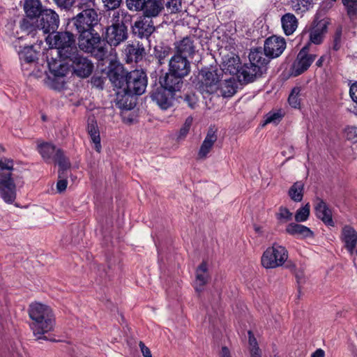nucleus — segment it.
<instances>
[{
  "label": "nucleus",
  "instance_id": "obj_1",
  "mask_svg": "<svg viewBox=\"0 0 357 357\" xmlns=\"http://www.w3.org/2000/svg\"><path fill=\"white\" fill-rule=\"evenodd\" d=\"M85 52L90 53L104 65L108 62L107 76L114 87H123L137 96L143 94L147 86V76L143 70L135 69L128 71L124 66L112 58L106 46H78Z\"/></svg>",
  "mask_w": 357,
  "mask_h": 357
},
{
  "label": "nucleus",
  "instance_id": "obj_2",
  "mask_svg": "<svg viewBox=\"0 0 357 357\" xmlns=\"http://www.w3.org/2000/svg\"><path fill=\"white\" fill-rule=\"evenodd\" d=\"M287 46H278L274 49L272 46H257L249 54V63L241 66L238 81L241 84L253 82L261 77L267 70V65L271 59L280 56Z\"/></svg>",
  "mask_w": 357,
  "mask_h": 357
},
{
  "label": "nucleus",
  "instance_id": "obj_3",
  "mask_svg": "<svg viewBox=\"0 0 357 357\" xmlns=\"http://www.w3.org/2000/svg\"><path fill=\"white\" fill-rule=\"evenodd\" d=\"M94 7L81 0L79 5L81 11L72 19L74 26L79 33L78 45H99L102 40V36L95 29L99 20Z\"/></svg>",
  "mask_w": 357,
  "mask_h": 357
},
{
  "label": "nucleus",
  "instance_id": "obj_4",
  "mask_svg": "<svg viewBox=\"0 0 357 357\" xmlns=\"http://www.w3.org/2000/svg\"><path fill=\"white\" fill-rule=\"evenodd\" d=\"M28 312L33 321L30 327L36 340L54 341L45 335L52 331L55 326V317L51 307L40 303H34L29 305Z\"/></svg>",
  "mask_w": 357,
  "mask_h": 357
},
{
  "label": "nucleus",
  "instance_id": "obj_5",
  "mask_svg": "<svg viewBox=\"0 0 357 357\" xmlns=\"http://www.w3.org/2000/svg\"><path fill=\"white\" fill-rule=\"evenodd\" d=\"M216 67L204 68L192 79L195 87L202 93H214L218 89L220 73Z\"/></svg>",
  "mask_w": 357,
  "mask_h": 357
},
{
  "label": "nucleus",
  "instance_id": "obj_6",
  "mask_svg": "<svg viewBox=\"0 0 357 357\" xmlns=\"http://www.w3.org/2000/svg\"><path fill=\"white\" fill-rule=\"evenodd\" d=\"M288 257V251L285 247L273 243L264 252L261 263L265 268H275L283 266Z\"/></svg>",
  "mask_w": 357,
  "mask_h": 357
},
{
  "label": "nucleus",
  "instance_id": "obj_7",
  "mask_svg": "<svg viewBox=\"0 0 357 357\" xmlns=\"http://www.w3.org/2000/svg\"><path fill=\"white\" fill-rule=\"evenodd\" d=\"M47 60L50 72L52 75L48 77V86L56 91L63 89L66 84L64 77L68 71V66L59 63L56 58H49V56H47Z\"/></svg>",
  "mask_w": 357,
  "mask_h": 357
},
{
  "label": "nucleus",
  "instance_id": "obj_8",
  "mask_svg": "<svg viewBox=\"0 0 357 357\" xmlns=\"http://www.w3.org/2000/svg\"><path fill=\"white\" fill-rule=\"evenodd\" d=\"M310 46H303L298 53L289 69L291 77H298L307 71L317 58V54L310 51Z\"/></svg>",
  "mask_w": 357,
  "mask_h": 357
},
{
  "label": "nucleus",
  "instance_id": "obj_9",
  "mask_svg": "<svg viewBox=\"0 0 357 357\" xmlns=\"http://www.w3.org/2000/svg\"><path fill=\"white\" fill-rule=\"evenodd\" d=\"M37 24L35 34H43L44 38L49 33L56 31L59 25V15L52 9H44L40 17L36 20Z\"/></svg>",
  "mask_w": 357,
  "mask_h": 357
},
{
  "label": "nucleus",
  "instance_id": "obj_10",
  "mask_svg": "<svg viewBox=\"0 0 357 357\" xmlns=\"http://www.w3.org/2000/svg\"><path fill=\"white\" fill-rule=\"evenodd\" d=\"M47 56L49 58H56L59 63H63L68 66V61L74 63L80 56L78 54L77 46H48Z\"/></svg>",
  "mask_w": 357,
  "mask_h": 357
},
{
  "label": "nucleus",
  "instance_id": "obj_11",
  "mask_svg": "<svg viewBox=\"0 0 357 357\" xmlns=\"http://www.w3.org/2000/svg\"><path fill=\"white\" fill-rule=\"evenodd\" d=\"M150 97L162 110L174 107L177 99L175 93L167 91L160 85L150 93Z\"/></svg>",
  "mask_w": 357,
  "mask_h": 357
},
{
  "label": "nucleus",
  "instance_id": "obj_12",
  "mask_svg": "<svg viewBox=\"0 0 357 357\" xmlns=\"http://www.w3.org/2000/svg\"><path fill=\"white\" fill-rule=\"evenodd\" d=\"M17 196L16 184L12 172L0 174V197L7 204H13Z\"/></svg>",
  "mask_w": 357,
  "mask_h": 357
},
{
  "label": "nucleus",
  "instance_id": "obj_13",
  "mask_svg": "<svg viewBox=\"0 0 357 357\" xmlns=\"http://www.w3.org/2000/svg\"><path fill=\"white\" fill-rule=\"evenodd\" d=\"M114 89L116 91L114 102L116 107L122 111H130L135 108L138 96L137 94L121 86L114 87Z\"/></svg>",
  "mask_w": 357,
  "mask_h": 357
},
{
  "label": "nucleus",
  "instance_id": "obj_14",
  "mask_svg": "<svg viewBox=\"0 0 357 357\" xmlns=\"http://www.w3.org/2000/svg\"><path fill=\"white\" fill-rule=\"evenodd\" d=\"M128 38V28L125 25L109 26L107 28L102 40L107 45H120Z\"/></svg>",
  "mask_w": 357,
  "mask_h": 357
},
{
  "label": "nucleus",
  "instance_id": "obj_15",
  "mask_svg": "<svg viewBox=\"0 0 357 357\" xmlns=\"http://www.w3.org/2000/svg\"><path fill=\"white\" fill-rule=\"evenodd\" d=\"M327 31L328 26L326 22L319 21L311 27L308 31H303L301 37L302 38H306L308 39L307 45H310V43L319 45L323 43Z\"/></svg>",
  "mask_w": 357,
  "mask_h": 357
},
{
  "label": "nucleus",
  "instance_id": "obj_16",
  "mask_svg": "<svg viewBox=\"0 0 357 357\" xmlns=\"http://www.w3.org/2000/svg\"><path fill=\"white\" fill-rule=\"evenodd\" d=\"M168 71L184 78L190 72V63L185 56L178 53L170 59Z\"/></svg>",
  "mask_w": 357,
  "mask_h": 357
},
{
  "label": "nucleus",
  "instance_id": "obj_17",
  "mask_svg": "<svg viewBox=\"0 0 357 357\" xmlns=\"http://www.w3.org/2000/svg\"><path fill=\"white\" fill-rule=\"evenodd\" d=\"M159 84L167 91L176 94L181 91L184 84V78L167 71L159 77Z\"/></svg>",
  "mask_w": 357,
  "mask_h": 357
},
{
  "label": "nucleus",
  "instance_id": "obj_18",
  "mask_svg": "<svg viewBox=\"0 0 357 357\" xmlns=\"http://www.w3.org/2000/svg\"><path fill=\"white\" fill-rule=\"evenodd\" d=\"M76 36L68 31L49 33L45 36L47 45H75Z\"/></svg>",
  "mask_w": 357,
  "mask_h": 357
},
{
  "label": "nucleus",
  "instance_id": "obj_19",
  "mask_svg": "<svg viewBox=\"0 0 357 357\" xmlns=\"http://www.w3.org/2000/svg\"><path fill=\"white\" fill-rule=\"evenodd\" d=\"M314 211L317 218L321 220L326 225L331 227L335 226V222L333 220L332 210L321 198H316Z\"/></svg>",
  "mask_w": 357,
  "mask_h": 357
},
{
  "label": "nucleus",
  "instance_id": "obj_20",
  "mask_svg": "<svg viewBox=\"0 0 357 357\" xmlns=\"http://www.w3.org/2000/svg\"><path fill=\"white\" fill-rule=\"evenodd\" d=\"M71 66L74 73L81 78L88 77L93 70V64L91 61L82 56L74 61Z\"/></svg>",
  "mask_w": 357,
  "mask_h": 357
},
{
  "label": "nucleus",
  "instance_id": "obj_21",
  "mask_svg": "<svg viewBox=\"0 0 357 357\" xmlns=\"http://www.w3.org/2000/svg\"><path fill=\"white\" fill-rule=\"evenodd\" d=\"M165 0H146L142 13L144 18H154L165 10Z\"/></svg>",
  "mask_w": 357,
  "mask_h": 357
},
{
  "label": "nucleus",
  "instance_id": "obj_22",
  "mask_svg": "<svg viewBox=\"0 0 357 357\" xmlns=\"http://www.w3.org/2000/svg\"><path fill=\"white\" fill-rule=\"evenodd\" d=\"M132 33L139 38H146L149 39L155 31V26L152 21L148 22L146 18L141 19L135 22L132 27Z\"/></svg>",
  "mask_w": 357,
  "mask_h": 357
},
{
  "label": "nucleus",
  "instance_id": "obj_23",
  "mask_svg": "<svg viewBox=\"0 0 357 357\" xmlns=\"http://www.w3.org/2000/svg\"><path fill=\"white\" fill-rule=\"evenodd\" d=\"M342 241L344 243L345 248L353 254L357 244V232L350 225H345L342 229Z\"/></svg>",
  "mask_w": 357,
  "mask_h": 357
},
{
  "label": "nucleus",
  "instance_id": "obj_24",
  "mask_svg": "<svg viewBox=\"0 0 357 357\" xmlns=\"http://www.w3.org/2000/svg\"><path fill=\"white\" fill-rule=\"evenodd\" d=\"M217 130L213 127H210L207 131L206 136L203 141L199 151L198 152V156L201 159L206 158L208 153L211 150L214 143L218 139V135L216 134Z\"/></svg>",
  "mask_w": 357,
  "mask_h": 357
},
{
  "label": "nucleus",
  "instance_id": "obj_25",
  "mask_svg": "<svg viewBox=\"0 0 357 357\" xmlns=\"http://www.w3.org/2000/svg\"><path fill=\"white\" fill-rule=\"evenodd\" d=\"M285 231L291 236L301 238H313L314 236V233L309 227L298 224V222L289 223L287 226Z\"/></svg>",
  "mask_w": 357,
  "mask_h": 357
},
{
  "label": "nucleus",
  "instance_id": "obj_26",
  "mask_svg": "<svg viewBox=\"0 0 357 357\" xmlns=\"http://www.w3.org/2000/svg\"><path fill=\"white\" fill-rule=\"evenodd\" d=\"M208 264L206 261H203L197 267L196 270V282L197 285L195 287L197 292H202L203 287L206 285L209 280V275L207 273Z\"/></svg>",
  "mask_w": 357,
  "mask_h": 357
},
{
  "label": "nucleus",
  "instance_id": "obj_27",
  "mask_svg": "<svg viewBox=\"0 0 357 357\" xmlns=\"http://www.w3.org/2000/svg\"><path fill=\"white\" fill-rule=\"evenodd\" d=\"M87 132L95 144L96 151L100 153L101 150L100 131L94 116L88 119Z\"/></svg>",
  "mask_w": 357,
  "mask_h": 357
},
{
  "label": "nucleus",
  "instance_id": "obj_28",
  "mask_svg": "<svg viewBox=\"0 0 357 357\" xmlns=\"http://www.w3.org/2000/svg\"><path fill=\"white\" fill-rule=\"evenodd\" d=\"M24 8L26 17L31 20H37L43 12L39 0H26Z\"/></svg>",
  "mask_w": 357,
  "mask_h": 357
},
{
  "label": "nucleus",
  "instance_id": "obj_29",
  "mask_svg": "<svg viewBox=\"0 0 357 357\" xmlns=\"http://www.w3.org/2000/svg\"><path fill=\"white\" fill-rule=\"evenodd\" d=\"M34 47L23 46L18 52L20 60L27 63L36 62L38 59L40 46H38V50L34 49Z\"/></svg>",
  "mask_w": 357,
  "mask_h": 357
},
{
  "label": "nucleus",
  "instance_id": "obj_30",
  "mask_svg": "<svg viewBox=\"0 0 357 357\" xmlns=\"http://www.w3.org/2000/svg\"><path fill=\"white\" fill-rule=\"evenodd\" d=\"M54 162L58 164L59 178H63V174H66V171L71 167L69 159L65 155L63 151L61 149H57L55 154L54 155Z\"/></svg>",
  "mask_w": 357,
  "mask_h": 357
},
{
  "label": "nucleus",
  "instance_id": "obj_31",
  "mask_svg": "<svg viewBox=\"0 0 357 357\" xmlns=\"http://www.w3.org/2000/svg\"><path fill=\"white\" fill-rule=\"evenodd\" d=\"M282 29L286 35L292 34L298 26V20L292 13L284 14L281 18Z\"/></svg>",
  "mask_w": 357,
  "mask_h": 357
},
{
  "label": "nucleus",
  "instance_id": "obj_32",
  "mask_svg": "<svg viewBox=\"0 0 357 357\" xmlns=\"http://www.w3.org/2000/svg\"><path fill=\"white\" fill-rule=\"evenodd\" d=\"M37 150L46 162H50L54 159L57 149L56 146L48 142H43L37 146Z\"/></svg>",
  "mask_w": 357,
  "mask_h": 357
},
{
  "label": "nucleus",
  "instance_id": "obj_33",
  "mask_svg": "<svg viewBox=\"0 0 357 357\" xmlns=\"http://www.w3.org/2000/svg\"><path fill=\"white\" fill-rule=\"evenodd\" d=\"M291 8L297 15H303L313 7V0H289Z\"/></svg>",
  "mask_w": 357,
  "mask_h": 357
},
{
  "label": "nucleus",
  "instance_id": "obj_34",
  "mask_svg": "<svg viewBox=\"0 0 357 357\" xmlns=\"http://www.w3.org/2000/svg\"><path fill=\"white\" fill-rule=\"evenodd\" d=\"M288 195L295 202L303 200L304 195V183L301 181H296L289 188Z\"/></svg>",
  "mask_w": 357,
  "mask_h": 357
},
{
  "label": "nucleus",
  "instance_id": "obj_35",
  "mask_svg": "<svg viewBox=\"0 0 357 357\" xmlns=\"http://www.w3.org/2000/svg\"><path fill=\"white\" fill-rule=\"evenodd\" d=\"M225 63L226 69L229 74L236 75L238 77L242 66L239 56L237 55L236 56H231L225 60Z\"/></svg>",
  "mask_w": 357,
  "mask_h": 357
},
{
  "label": "nucleus",
  "instance_id": "obj_36",
  "mask_svg": "<svg viewBox=\"0 0 357 357\" xmlns=\"http://www.w3.org/2000/svg\"><path fill=\"white\" fill-rule=\"evenodd\" d=\"M127 52V62H138L142 60L143 54H144V49L141 46H128L126 50Z\"/></svg>",
  "mask_w": 357,
  "mask_h": 357
},
{
  "label": "nucleus",
  "instance_id": "obj_37",
  "mask_svg": "<svg viewBox=\"0 0 357 357\" xmlns=\"http://www.w3.org/2000/svg\"><path fill=\"white\" fill-rule=\"evenodd\" d=\"M195 34L184 37L178 45H206L208 43L207 40L201 39L200 31L198 33L195 31Z\"/></svg>",
  "mask_w": 357,
  "mask_h": 357
},
{
  "label": "nucleus",
  "instance_id": "obj_38",
  "mask_svg": "<svg viewBox=\"0 0 357 357\" xmlns=\"http://www.w3.org/2000/svg\"><path fill=\"white\" fill-rule=\"evenodd\" d=\"M310 214V206L307 203L304 206L298 208L294 215V219L296 222H301L306 221Z\"/></svg>",
  "mask_w": 357,
  "mask_h": 357
},
{
  "label": "nucleus",
  "instance_id": "obj_39",
  "mask_svg": "<svg viewBox=\"0 0 357 357\" xmlns=\"http://www.w3.org/2000/svg\"><path fill=\"white\" fill-rule=\"evenodd\" d=\"M146 0H126V8L131 12L139 13L144 8Z\"/></svg>",
  "mask_w": 357,
  "mask_h": 357
},
{
  "label": "nucleus",
  "instance_id": "obj_40",
  "mask_svg": "<svg viewBox=\"0 0 357 357\" xmlns=\"http://www.w3.org/2000/svg\"><path fill=\"white\" fill-rule=\"evenodd\" d=\"M176 101L178 102H181V100H182L184 102H185L189 107L191 109H195L197 106V98L193 93H188L184 94L183 96H176Z\"/></svg>",
  "mask_w": 357,
  "mask_h": 357
},
{
  "label": "nucleus",
  "instance_id": "obj_41",
  "mask_svg": "<svg viewBox=\"0 0 357 357\" xmlns=\"http://www.w3.org/2000/svg\"><path fill=\"white\" fill-rule=\"evenodd\" d=\"M301 89L299 86H295L292 89L291 93L288 98V102L291 107L294 108H298L301 102L298 98Z\"/></svg>",
  "mask_w": 357,
  "mask_h": 357
},
{
  "label": "nucleus",
  "instance_id": "obj_42",
  "mask_svg": "<svg viewBox=\"0 0 357 357\" xmlns=\"http://www.w3.org/2000/svg\"><path fill=\"white\" fill-rule=\"evenodd\" d=\"M165 7L171 13H177L181 10V0H165Z\"/></svg>",
  "mask_w": 357,
  "mask_h": 357
},
{
  "label": "nucleus",
  "instance_id": "obj_43",
  "mask_svg": "<svg viewBox=\"0 0 357 357\" xmlns=\"http://www.w3.org/2000/svg\"><path fill=\"white\" fill-rule=\"evenodd\" d=\"M282 117H283V114H282L280 111L269 112L266 115V119H265L264 125H266V124H268L270 123H273L275 124H278L281 121Z\"/></svg>",
  "mask_w": 357,
  "mask_h": 357
},
{
  "label": "nucleus",
  "instance_id": "obj_44",
  "mask_svg": "<svg viewBox=\"0 0 357 357\" xmlns=\"http://www.w3.org/2000/svg\"><path fill=\"white\" fill-rule=\"evenodd\" d=\"M276 218L282 222H287L291 220L292 213L289 210L284 206L279 208V212L276 213Z\"/></svg>",
  "mask_w": 357,
  "mask_h": 357
},
{
  "label": "nucleus",
  "instance_id": "obj_45",
  "mask_svg": "<svg viewBox=\"0 0 357 357\" xmlns=\"http://www.w3.org/2000/svg\"><path fill=\"white\" fill-rule=\"evenodd\" d=\"M13 169V160L5 158L3 160L0 159V174H8V172H12Z\"/></svg>",
  "mask_w": 357,
  "mask_h": 357
},
{
  "label": "nucleus",
  "instance_id": "obj_46",
  "mask_svg": "<svg viewBox=\"0 0 357 357\" xmlns=\"http://www.w3.org/2000/svg\"><path fill=\"white\" fill-rule=\"evenodd\" d=\"M347 13L350 17L354 16L357 13V0H342Z\"/></svg>",
  "mask_w": 357,
  "mask_h": 357
},
{
  "label": "nucleus",
  "instance_id": "obj_47",
  "mask_svg": "<svg viewBox=\"0 0 357 357\" xmlns=\"http://www.w3.org/2000/svg\"><path fill=\"white\" fill-rule=\"evenodd\" d=\"M192 121L193 119L191 116L186 118L183 125L179 130L178 138H184L186 137V135L189 132L190 127L192 126Z\"/></svg>",
  "mask_w": 357,
  "mask_h": 357
},
{
  "label": "nucleus",
  "instance_id": "obj_48",
  "mask_svg": "<svg viewBox=\"0 0 357 357\" xmlns=\"http://www.w3.org/2000/svg\"><path fill=\"white\" fill-rule=\"evenodd\" d=\"M105 10H115L119 8L123 0H102Z\"/></svg>",
  "mask_w": 357,
  "mask_h": 357
},
{
  "label": "nucleus",
  "instance_id": "obj_49",
  "mask_svg": "<svg viewBox=\"0 0 357 357\" xmlns=\"http://www.w3.org/2000/svg\"><path fill=\"white\" fill-rule=\"evenodd\" d=\"M35 20H31L29 18H23L21 21H20V28L23 31H29L30 33H31V32L33 31H36V29H35V26L33 25V21Z\"/></svg>",
  "mask_w": 357,
  "mask_h": 357
},
{
  "label": "nucleus",
  "instance_id": "obj_50",
  "mask_svg": "<svg viewBox=\"0 0 357 357\" xmlns=\"http://www.w3.org/2000/svg\"><path fill=\"white\" fill-rule=\"evenodd\" d=\"M286 45L285 39L281 36H271L267 38L264 42V45Z\"/></svg>",
  "mask_w": 357,
  "mask_h": 357
},
{
  "label": "nucleus",
  "instance_id": "obj_51",
  "mask_svg": "<svg viewBox=\"0 0 357 357\" xmlns=\"http://www.w3.org/2000/svg\"><path fill=\"white\" fill-rule=\"evenodd\" d=\"M106 78L102 76L94 75L91 79V83L93 86L102 90Z\"/></svg>",
  "mask_w": 357,
  "mask_h": 357
},
{
  "label": "nucleus",
  "instance_id": "obj_52",
  "mask_svg": "<svg viewBox=\"0 0 357 357\" xmlns=\"http://www.w3.org/2000/svg\"><path fill=\"white\" fill-rule=\"evenodd\" d=\"M114 13H113V15L112 16V24L111 26H116V25H124V24L123 22L120 23V15H125V16L128 15V17H130L129 15H128V13L127 12H125V11H123V10H113Z\"/></svg>",
  "mask_w": 357,
  "mask_h": 357
},
{
  "label": "nucleus",
  "instance_id": "obj_53",
  "mask_svg": "<svg viewBox=\"0 0 357 357\" xmlns=\"http://www.w3.org/2000/svg\"><path fill=\"white\" fill-rule=\"evenodd\" d=\"M344 132L348 140H354L357 138L356 126H347L344 130Z\"/></svg>",
  "mask_w": 357,
  "mask_h": 357
},
{
  "label": "nucleus",
  "instance_id": "obj_54",
  "mask_svg": "<svg viewBox=\"0 0 357 357\" xmlns=\"http://www.w3.org/2000/svg\"><path fill=\"white\" fill-rule=\"evenodd\" d=\"M53 1L59 8L69 10L73 6L75 0H53Z\"/></svg>",
  "mask_w": 357,
  "mask_h": 357
},
{
  "label": "nucleus",
  "instance_id": "obj_55",
  "mask_svg": "<svg viewBox=\"0 0 357 357\" xmlns=\"http://www.w3.org/2000/svg\"><path fill=\"white\" fill-rule=\"evenodd\" d=\"M59 180L56 183V190L59 192H64L67 188L68 181L66 179V174H63V178H59Z\"/></svg>",
  "mask_w": 357,
  "mask_h": 357
},
{
  "label": "nucleus",
  "instance_id": "obj_56",
  "mask_svg": "<svg viewBox=\"0 0 357 357\" xmlns=\"http://www.w3.org/2000/svg\"><path fill=\"white\" fill-rule=\"evenodd\" d=\"M139 347L144 357H152L150 349L144 344L142 341L139 342Z\"/></svg>",
  "mask_w": 357,
  "mask_h": 357
},
{
  "label": "nucleus",
  "instance_id": "obj_57",
  "mask_svg": "<svg viewBox=\"0 0 357 357\" xmlns=\"http://www.w3.org/2000/svg\"><path fill=\"white\" fill-rule=\"evenodd\" d=\"M349 94L352 100L357 103V81L350 86Z\"/></svg>",
  "mask_w": 357,
  "mask_h": 357
},
{
  "label": "nucleus",
  "instance_id": "obj_58",
  "mask_svg": "<svg viewBox=\"0 0 357 357\" xmlns=\"http://www.w3.org/2000/svg\"><path fill=\"white\" fill-rule=\"evenodd\" d=\"M342 28L337 27L333 36V45H338L341 42Z\"/></svg>",
  "mask_w": 357,
  "mask_h": 357
},
{
  "label": "nucleus",
  "instance_id": "obj_59",
  "mask_svg": "<svg viewBox=\"0 0 357 357\" xmlns=\"http://www.w3.org/2000/svg\"><path fill=\"white\" fill-rule=\"evenodd\" d=\"M220 357H231L230 351L227 347H222Z\"/></svg>",
  "mask_w": 357,
  "mask_h": 357
},
{
  "label": "nucleus",
  "instance_id": "obj_60",
  "mask_svg": "<svg viewBox=\"0 0 357 357\" xmlns=\"http://www.w3.org/2000/svg\"><path fill=\"white\" fill-rule=\"evenodd\" d=\"M248 335H249V343L251 346H257V342L256 338L254 337L253 333L252 331H248Z\"/></svg>",
  "mask_w": 357,
  "mask_h": 357
},
{
  "label": "nucleus",
  "instance_id": "obj_61",
  "mask_svg": "<svg viewBox=\"0 0 357 357\" xmlns=\"http://www.w3.org/2000/svg\"><path fill=\"white\" fill-rule=\"evenodd\" d=\"M284 267L287 269H289L290 271H295L296 270V264L292 262L291 261H288L287 259V261H285L284 263Z\"/></svg>",
  "mask_w": 357,
  "mask_h": 357
},
{
  "label": "nucleus",
  "instance_id": "obj_62",
  "mask_svg": "<svg viewBox=\"0 0 357 357\" xmlns=\"http://www.w3.org/2000/svg\"><path fill=\"white\" fill-rule=\"evenodd\" d=\"M325 352L321 349H317L314 353L312 354L311 357H324Z\"/></svg>",
  "mask_w": 357,
  "mask_h": 357
},
{
  "label": "nucleus",
  "instance_id": "obj_63",
  "mask_svg": "<svg viewBox=\"0 0 357 357\" xmlns=\"http://www.w3.org/2000/svg\"><path fill=\"white\" fill-rule=\"evenodd\" d=\"M251 356L252 357L261 356L259 353V348L258 346H255L251 350Z\"/></svg>",
  "mask_w": 357,
  "mask_h": 357
},
{
  "label": "nucleus",
  "instance_id": "obj_64",
  "mask_svg": "<svg viewBox=\"0 0 357 357\" xmlns=\"http://www.w3.org/2000/svg\"><path fill=\"white\" fill-rule=\"evenodd\" d=\"M324 61V56H321L316 62V66L317 67H321L323 66V62Z\"/></svg>",
  "mask_w": 357,
  "mask_h": 357
}]
</instances>
